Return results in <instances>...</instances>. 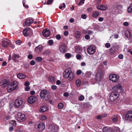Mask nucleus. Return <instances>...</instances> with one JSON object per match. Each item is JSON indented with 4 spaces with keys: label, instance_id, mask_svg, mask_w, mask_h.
<instances>
[{
    "label": "nucleus",
    "instance_id": "obj_1",
    "mask_svg": "<svg viewBox=\"0 0 132 132\" xmlns=\"http://www.w3.org/2000/svg\"><path fill=\"white\" fill-rule=\"evenodd\" d=\"M39 95L42 99L47 101L50 98V93L48 91L44 89L41 91Z\"/></svg>",
    "mask_w": 132,
    "mask_h": 132
},
{
    "label": "nucleus",
    "instance_id": "obj_2",
    "mask_svg": "<svg viewBox=\"0 0 132 132\" xmlns=\"http://www.w3.org/2000/svg\"><path fill=\"white\" fill-rule=\"evenodd\" d=\"M119 46L117 45L116 43L113 44L112 46L109 50L110 54H112L116 53L119 50Z\"/></svg>",
    "mask_w": 132,
    "mask_h": 132
},
{
    "label": "nucleus",
    "instance_id": "obj_3",
    "mask_svg": "<svg viewBox=\"0 0 132 132\" xmlns=\"http://www.w3.org/2000/svg\"><path fill=\"white\" fill-rule=\"evenodd\" d=\"M16 118L17 121L20 122H22L26 119L25 115L21 112H18L16 116Z\"/></svg>",
    "mask_w": 132,
    "mask_h": 132
},
{
    "label": "nucleus",
    "instance_id": "obj_4",
    "mask_svg": "<svg viewBox=\"0 0 132 132\" xmlns=\"http://www.w3.org/2000/svg\"><path fill=\"white\" fill-rule=\"evenodd\" d=\"M35 128L39 131L44 130L45 128V125L42 122H38L35 125Z\"/></svg>",
    "mask_w": 132,
    "mask_h": 132
},
{
    "label": "nucleus",
    "instance_id": "obj_5",
    "mask_svg": "<svg viewBox=\"0 0 132 132\" xmlns=\"http://www.w3.org/2000/svg\"><path fill=\"white\" fill-rule=\"evenodd\" d=\"M119 78V76L115 74H110L109 76V80L113 82H117L118 81Z\"/></svg>",
    "mask_w": 132,
    "mask_h": 132
},
{
    "label": "nucleus",
    "instance_id": "obj_6",
    "mask_svg": "<svg viewBox=\"0 0 132 132\" xmlns=\"http://www.w3.org/2000/svg\"><path fill=\"white\" fill-rule=\"evenodd\" d=\"M32 32V31L31 29L29 28H27L24 29L23 31V34L26 37L31 35Z\"/></svg>",
    "mask_w": 132,
    "mask_h": 132
},
{
    "label": "nucleus",
    "instance_id": "obj_7",
    "mask_svg": "<svg viewBox=\"0 0 132 132\" xmlns=\"http://www.w3.org/2000/svg\"><path fill=\"white\" fill-rule=\"evenodd\" d=\"M114 92L111 93L110 96V99L112 101H114L116 100L118 97V93Z\"/></svg>",
    "mask_w": 132,
    "mask_h": 132
},
{
    "label": "nucleus",
    "instance_id": "obj_8",
    "mask_svg": "<svg viewBox=\"0 0 132 132\" xmlns=\"http://www.w3.org/2000/svg\"><path fill=\"white\" fill-rule=\"evenodd\" d=\"M125 118L128 121H132V111H129L127 113Z\"/></svg>",
    "mask_w": 132,
    "mask_h": 132
},
{
    "label": "nucleus",
    "instance_id": "obj_9",
    "mask_svg": "<svg viewBox=\"0 0 132 132\" xmlns=\"http://www.w3.org/2000/svg\"><path fill=\"white\" fill-rule=\"evenodd\" d=\"M58 129V126L54 125H51L49 128V131L50 132H57Z\"/></svg>",
    "mask_w": 132,
    "mask_h": 132
},
{
    "label": "nucleus",
    "instance_id": "obj_10",
    "mask_svg": "<svg viewBox=\"0 0 132 132\" xmlns=\"http://www.w3.org/2000/svg\"><path fill=\"white\" fill-rule=\"evenodd\" d=\"M87 51L89 54L92 55L95 51V47L93 45H91L87 48Z\"/></svg>",
    "mask_w": 132,
    "mask_h": 132
},
{
    "label": "nucleus",
    "instance_id": "obj_11",
    "mask_svg": "<svg viewBox=\"0 0 132 132\" xmlns=\"http://www.w3.org/2000/svg\"><path fill=\"white\" fill-rule=\"evenodd\" d=\"M71 71V69L70 68L66 69L63 73V77L65 78H68Z\"/></svg>",
    "mask_w": 132,
    "mask_h": 132
},
{
    "label": "nucleus",
    "instance_id": "obj_12",
    "mask_svg": "<svg viewBox=\"0 0 132 132\" xmlns=\"http://www.w3.org/2000/svg\"><path fill=\"white\" fill-rule=\"evenodd\" d=\"M122 9V7L121 5H116V7L113 9V11L115 13H118L121 11Z\"/></svg>",
    "mask_w": 132,
    "mask_h": 132
},
{
    "label": "nucleus",
    "instance_id": "obj_13",
    "mask_svg": "<svg viewBox=\"0 0 132 132\" xmlns=\"http://www.w3.org/2000/svg\"><path fill=\"white\" fill-rule=\"evenodd\" d=\"M10 81L8 79H5L2 80L0 83V85L3 86V87L6 86L9 83Z\"/></svg>",
    "mask_w": 132,
    "mask_h": 132
},
{
    "label": "nucleus",
    "instance_id": "obj_14",
    "mask_svg": "<svg viewBox=\"0 0 132 132\" xmlns=\"http://www.w3.org/2000/svg\"><path fill=\"white\" fill-rule=\"evenodd\" d=\"M36 100V96H31L28 98V102L31 104L34 103Z\"/></svg>",
    "mask_w": 132,
    "mask_h": 132
},
{
    "label": "nucleus",
    "instance_id": "obj_15",
    "mask_svg": "<svg viewBox=\"0 0 132 132\" xmlns=\"http://www.w3.org/2000/svg\"><path fill=\"white\" fill-rule=\"evenodd\" d=\"M42 34L44 37H47L50 36V31L48 29H45L43 31Z\"/></svg>",
    "mask_w": 132,
    "mask_h": 132
},
{
    "label": "nucleus",
    "instance_id": "obj_16",
    "mask_svg": "<svg viewBox=\"0 0 132 132\" xmlns=\"http://www.w3.org/2000/svg\"><path fill=\"white\" fill-rule=\"evenodd\" d=\"M33 22L34 20L32 19H28L26 20L25 22L23 23V25L26 26H29Z\"/></svg>",
    "mask_w": 132,
    "mask_h": 132
},
{
    "label": "nucleus",
    "instance_id": "obj_17",
    "mask_svg": "<svg viewBox=\"0 0 132 132\" xmlns=\"http://www.w3.org/2000/svg\"><path fill=\"white\" fill-rule=\"evenodd\" d=\"M23 101L21 100L17 99L15 101L14 105L16 108H18L22 104Z\"/></svg>",
    "mask_w": 132,
    "mask_h": 132
},
{
    "label": "nucleus",
    "instance_id": "obj_18",
    "mask_svg": "<svg viewBox=\"0 0 132 132\" xmlns=\"http://www.w3.org/2000/svg\"><path fill=\"white\" fill-rule=\"evenodd\" d=\"M122 89V86L120 84H118L114 86L112 88V90L114 92H117L118 89L121 90Z\"/></svg>",
    "mask_w": 132,
    "mask_h": 132
},
{
    "label": "nucleus",
    "instance_id": "obj_19",
    "mask_svg": "<svg viewBox=\"0 0 132 132\" xmlns=\"http://www.w3.org/2000/svg\"><path fill=\"white\" fill-rule=\"evenodd\" d=\"M21 57L18 55L14 54L12 57V59L15 62H18V59L20 58Z\"/></svg>",
    "mask_w": 132,
    "mask_h": 132
},
{
    "label": "nucleus",
    "instance_id": "obj_20",
    "mask_svg": "<svg viewBox=\"0 0 132 132\" xmlns=\"http://www.w3.org/2000/svg\"><path fill=\"white\" fill-rule=\"evenodd\" d=\"M12 82L7 87V91L9 92H10L14 90V89L13 88L12 84Z\"/></svg>",
    "mask_w": 132,
    "mask_h": 132
},
{
    "label": "nucleus",
    "instance_id": "obj_21",
    "mask_svg": "<svg viewBox=\"0 0 132 132\" xmlns=\"http://www.w3.org/2000/svg\"><path fill=\"white\" fill-rule=\"evenodd\" d=\"M103 73L101 70H98L97 73L96 75V77L97 79H100L102 76Z\"/></svg>",
    "mask_w": 132,
    "mask_h": 132
},
{
    "label": "nucleus",
    "instance_id": "obj_22",
    "mask_svg": "<svg viewBox=\"0 0 132 132\" xmlns=\"http://www.w3.org/2000/svg\"><path fill=\"white\" fill-rule=\"evenodd\" d=\"M97 9L103 10H106L107 9V7L106 5H102L97 7Z\"/></svg>",
    "mask_w": 132,
    "mask_h": 132
},
{
    "label": "nucleus",
    "instance_id": "obj_23",
    "mask_svg": "<svg viewBox=\"0 0 132 132\" xmlns=\"http://www.w3.org/2000/svg\"><path fill=\"white\" fill-rule=\"evenodd\" d=\"M12 84L13 86L14 89V90H16L18 88V82L16 81H14L12 82Z\"/></svg>",
    "mask_w": 132,
    "mask_h": 132
},
{
    "label": "nucleus",
    "instance_id": "obj_24",
    "mask_svg": "<svg viewBox=\"0 0 132 132\" xmlns=\"http://www.w3.org/2000/svg\"><path fill=\"white\" fill-rule=\"evenodd\" d=\"M42 46L41 45H39L38 46L36 47L35 51L36 52H41L42 49Z\"/></svg>",
    "mask_w": 132,
    "mask_h": 132
},
{
    "label": "nucleus",
    "instance_id": "obj_25",
    "mask_svg": "<svg viewBox=\"0 0 132 132\" xmlns=\"http://www.w3.org/2000/svg\"><path fill=\"white\" fill-rule=\"evenodd\" d=\"M48 110L47 108L45 106H43L40 108L39 111L40 112H43L46 111Z\"/></svg>",
    "mask_w": 132,
    "mask_h": 132
},
{
    "label": "nucleus",
    "instance_id": "obj_26",
    "mask_svg": "<svg viewBox=\"0 0 132 132\" xmlns=\"http://www.w3.org/2000/svg\"><path fill=\"white\" fill-rule=\"evenodd\" d=\"M60 50L62 53H65L66 52L65 46L64 45L61 46L60 48Z\"/></svg>",
    "mask_w": 132,
    "mask_h": 132
},
{
    "label": "nucleus",
    "instance_id": "obj_27",
    "mask_svg": "<svg viewBox=\"0 0 132 132\" xmlns=\"http://www.w3.org/2000/svg\"><path fill=\"white\" fill-rule=\"evenodd\" d=\"M103 132H112V129L111 128H108L107 127H104L103 129Z\"/></svg>",
    "mask_w": 132,
    "mask_h": 132
},
{
    "label": "nucleus",
    "instance_id": "obj_28",
    "mask_svg": "<svg viewBox=\"0 0 132 132\" xmlns=\"http://www.w3.org/2000/svg\"><path fill=\"white\" fill-rule=\"evenodd\" d=\"M125 34L127 38H129L130 37V34L129 30H127L125 31Z\"/></svg>",
    "mask_w": 132,
    "mask_h": 132
},
{
    "label": "nucleus",
    "instance_id": "obj_29",
    "mask_svg": "<svg viewBox=\"0 0 132 132\" xmlns=\"http://www.w3.org/2000/svg\"><path fill=\"white\" fill-rule=\"evenodd\" d=\"M17 77L19 79H24L26 77L25 75L22 73H19L17 75Z\"/></svg>",
    "mask_w": 132,
    "mask_h": 132
},
{
    "label": "nucleus",
    "instance_id": "obj_30",
    "mask_svg": "<svg viewBox=\"0 0 132 132\" xmlns=\"http://www.w3.org/2000/svg\"><path fill=\"white\" fill-rule=\"evenodd\" d=\"M69 74V77H68L69 79V80H71L73 78L75 74L72 72L71 71Z\"/></svg>",
    "mask_w": 132,
    "mask_h": 132
},
{
    "label": "nucleus",
    "instance_id": "obj_31",
    "mask_svg": "<svg viewBox=\"0 0 132 132\" xmlns=\"http://www.w3.org/2000/svg\"><path fill=\"white\" fill-rule=\"evenodd\" d=\"M9 44V43L6 41H4L3 42L2 44V46L4 48H6L8 45Z\"/></svg>",
    "mask_w": 132,
    "mask_h": 132
},
{
    "label": "nucleus",
    "instance_id": "obj_32",
    "mask_svg": "<svg viewBox=\"0 0 132 132\" xmlns=\"http://www.w3.org/2000/svg\"><path fill=\"white\" fill-rule=\"evenodd\" d=\"M82 49L80 47L77 48L75 50V52L76 53H80L81 52Z\"/></svg>",
    "mask_w": 132,
    "mask_h": 132
},
{
    "label": "nucleus",
    "instance_id": "obj_33",
    "mask_svg": "<svg viewBox=\"0 0 132 132\" xmlns=\"http://www.w3.org/2000/svg\"><path fill=\"white\" fill-rule=\"evenodd\" d=\"M39 119L42 120H44L47 119L46 117L44 115H41L39 116Z\"/></svg>",
    "mask_w": 132,
    "mask_h": 132
},
{
    "label": "nucleus",
    "instance_id": "obj_34",
    "mask_svg": "<svg viewBox=\"0 0 132 132\" xmlns=\"http://www.w3.org/2000/svg\"><path fill=\"white\" fill-rule=\"evenodd\" d=\"M128 12L130 13L132 12V3H131L128 8Z\"/></svg>",
    "mask_w": 132,
    "mask_h": 132
},
{
    "label": "nucleus",
    "instance_id": "obj_35",
    "mask_svg": "<svg viewBox=\"0 0 132 132\" xmlns=\"http://www.w3.org/2000/svg\"><path fill=\"white\" fill-rule=\"evenodd\" d=\"M117 116L115 115L112 118V119L113 122H116L117 121Z\"/></svg>",
    "mask_w": 132,
    "mask_h": 132
},
{
    "label": "nucleus",
    "instance_id": "obj_36",
    "mask_svg": "<svg viewBox=\"0 0 132 132\" xmlns=\"http://www.w3.org/2000/svg\"><path fill=\"white\" fill-rule=\"evenodd\" d=\"M49 79L50 81L51 82H53L55 80V78L53 76L50 77Z\"/></svg>",
    "mask_w": 132,
    "mask_h": 132
},
{
    "label": "nucleus",
    "instance_id": "obj_37",
    "mask_svg": "<svg viewBox=\"0 0 132 132\" xmlns=\"http://www.w3.org/2000/svg\"><path fill=\"white\" fill-rule=\"evenodd\" d=\"M99 15V13L98 12L96 11L94 12L92 16L96 18Z\"/></svg>",
    "mask_w": 132,
    "mask_h": 132
},
{
    "label": "nucleus",
    "instance_id": "obj_38",
    "mask_svg": "<svg viewBox=\"0 0 132 132\" xmlns=\"http://www.w3.org/2000/svg\"><path fill=\"white\" fill-rule=\"evenodd\" d=\"M76 84L77 86H79L81 84V82L80 80L78 79L76 80Z\"/></svg>",
    "mask_w": 132,
    "mask_h": 132
},
{
    "label": "nucleus",
    "instance_id": "obj_39",
    "mask_svg": "<svg viewBox=\"0 0 132 132\" xmlns=\"http://www.w3.org/2000/svg\"><path fill=\"white\" fill-rule=\"evenodd\" d=\"M80 33L79 31H76V37L77 38H79L80 37Z\"/></svg>",
    "mask_w": 132,
    "mask_h": 132
},
{
    "label": "nucleus",
    "instance_id": "obj_40",
    "mask_svg": "<svg viewBox=\"0 0 132 132\" xmlns=\"http://www.w3.org/2000/svg\"><path fill=\"white\" fill-rule=\"evenodd\" d=\"M58 107L60 109H62L63 107V104L61 103H59L58 104Z\"/></svg>",
    "mask_w": 132,
    "mask_h": 132
},
{
    "label": "nucleus",
    "instance_id": "obj_41",
    "mask_svg": "<svg viewBox=\"0 0 132 132\" xmlns=\"http://www.w3.org/2000/svg\"><path fill=\"white\" fill-rule=\"evenodd\" d=\"M65 56L67 59L70 58L71 57V55L69 53H67L65 54Z\"/></svg>",
    "mask_w": 132,
    "mask_h": 132
},
{
    "label": "nucleus",
    "instance_id": "obj_42",
    "mask_svg": "<svg viewBox=\"0 0 132 132\" xmlns=\"http://www.w3.org/2000/svg\"><path fill=\"white\" fill-rule=\"evenodd\" d=\"M12 122L11 123L14 126H15L16 125V122L15 121L12 120L11 121Z\"/></svg>",
    "mask_w": 132,
    "mask_h": 132
},
{
    "label": "nucleus",
    "instance_id": "obj_43",
    "mask_svg": "<svg viewBox=\"0 0 132 132\" xmlns=\"http://www.w3.org/2000/svg\"><path fill=\"white\" fill-rule=\"evenodd\" d=\"M53 1V0H48L47 2V5L51 4Z\"/></svg>",
    "mask_w": 132,
    "mask_h": 132
},
{
    "label": "nucleus",
    "instance_id": "obj_44",
    "mask_svg": "<svg viewBox=\"0 0 132 132\" xmlns=\"http://www.w3.org/2000/svg\"><path fill=\"white\" fill-rule=\"evenodd\" d=\"M105 46L107 48H109L110 47V44L109 43H106L105 44Z\"/></svg>",
    "mask_w": 132,
    "mask_h": 132
},
{
    "label": "nucleus",
    "instance_id": "obj_45",
    "mask_svg": "<svg viewBox=\"0 0 132 132\" xmlns=\"http://www.w3.org/2000/svg\"><path fill=\"white\" fill-rule=\"evenodd\" d=\"M50 54L49 51L48 50H45L43 52V54L44 55H48Z\"/></svg>",
    "mask_w": 132,
    "mask_h": 132
},
{
    "label": "nucleus",
    "instance_id": "obj_46",
    "mask_svg": "<svg viewBox=\"0 0 132 132\" xmlns=\"http://www.w3.org/2000/svg\"><path fill=\"white\" fill-rule=\"evenodd\" d=\"M84 96L82 95H81L79 97V99L80 101H82L84 100Z\"/></svg>",
    "mask_w": 132,
    "mask_h": 132
},
{
    "label": "nucleus",
    "instance_id": "obj_47",
    "mask_svg": "<svg viewBox=\"0 0 132 132\" xmlns=\"http://www.w3.org/2000/svg\"><path fill=\"white\" fill-rule=\"evenodd\" d=\"M42 60V58L40 57H37L36 58V60L38 62L41 61Z\"/></svg>",
    "mask_w": 132,
    "mask_h": 132
},
{
    "label": "nucleus",
    "instance_id": "obj_48",
    "mask_svg": "<svg viewBox=\"0 0 132 132\" xmlns=\"http://www.w3.org/2000/svg\"><path fill=\"white\" fill-rule=\"evenodd\" d=\"M114 132H120V129L118 128H115Z\"/></svg>",
    "mask_w": 132,
    "mask_h": 132
},
{
    "label": "nucleus",
    "instance_id": "obj_49",
    "mask_svg": "<svg viewBox=\"0 0 132 132\" xmlns=\"http://www.w3.org/2000/svg\"><path fill=\"white\" fill-rule=\"evenodd\" d=\"M53 43V41L52 40H50L48 41V44L50 45H52Z\"/></svg>",
    "mask_w": 132,
    "mask_h": 132
},
{
    "label": "nucleus",
    "instance_id": "obj_50",
    "mask_svg": "<svg viewBox=\"0 0 132 132\" xmlns=\"http://www.w3.org/2000/svg\"><path fill=\"white\" fill-rule=\"evenodd\" d=\"M86 74L87 75V76L88 77H90L91 75V73L90 72H87L86 73Z\"/></svg>",
    "mask_w": 132,
    "mask_h": 132
},
{
    "label": "nucleus",
    "instance_id": "obj_51",
    "mask_svg": "<svg viewBox=\"0 0 132 132\" xmlns=\"http://www.w3.org/2000/svg\"><path fill=\"white\" fill-rule=\"evenodd\" d=\"M118 57L120 59H122L123 58V56L122 54H120L118 55Z\"/></svg>",
    "mask_w": 132,
    "mask_h": 132
},
{
    "label": "nucleus",
    "instance_id": "obj_52",
    "mask_svg": "<svg viewBox=\"0 0 132 132\" xmlns=\"http://www.w3.org/2000/svg\"><path fill=\"white\" fill-rule=\"evenodd\" d=\"M15 43L16 44L20 45L21 43V41L20 40H18L15 42Z\"/></svg>",
    "mask_w": 132,
    "mask_h": 132
},
{
    "label": "nucleus",
    "instance_id": "obj_53",
    "mask_svg": "<svg viewBox=\"0 0 132 132\" xmlns=\"http://www.w3.org/2000/svg\"><path fill=\"white\" fill-rule=\"evenodd\" d=\"M56 38L58 40H60L61 38V37L60 34H58L56 36Z\"/></svg>",
    "mask_w": 132,
    "mask_h": 132
},
{
    "label": "nucleus",
    "instance_id": "obj_54",
    "mask_svg": "<svg viewBox=\"0 0 132 132\" xmlns=\"http://www.w3.org/2000/svg\"><path fill=\"white\" fill-rule=\"evenodd\" d=\"M76 57L77 59L79 60L81 58V56L79 54H78L76 55Z\"/></svg>",
    "mask_w": 132,
    "mask_h": 132
},
{
    "label": "nucleus",
    "instance_id": "obj_55",
    "mask_svg": "<svg viewBox=\"0 0 132 132\" xmlns=\"http://www.w3.org/2000/svg\"><path fill=\"white\" fill-rule=\"evenodd\" d=\"M28 58L30 59H31L33 58V56L32 54H29L28 56Z\"/></svg>",
    "mask_w": 132,
    "mask_h": 132
},
{
    "label": "nucleus",
    "instance_id": "obj_56",
    "mask_svg": "<svg viewBox=\"0 0 132 132\" xmlns=\"http://www.w3.org/2000/svg\"><path fill=\"white\" fill-rule=\"evenodd\" d=\"M30 84L29 82V81H27L24 83V85L26 86H28Z\"/></svg>",
    "mask_w": 132,
    "mask_h": 132
},
{
    "label": "nucleus",
    "instance_id": "obj_57",
    "mask_svg": "<svg viewBox=\"0 0 132 132\" xmlns=\"http://www.w3.org/2000/svg\"><path fill=\"white\" fill-rule=\"evenodd\" d=\"M30 63L31 65H34L35 63V61L33 60H32L30 62Z\"/></svg>",
    "mask_w": 132,
    "mask_h": 132
},
{
    "label": "nucleus",
    "instance_id": "obj_58",
    "mask_svg": "<svg viewBox=\"0 0 132 132\" xmlns=\"http://www.w3.org/2000/svg\"><path fill=\"white\" fill-rule=\"evenodd\" d=\"M84 0H81L80 2L79 3L78 5H81V4H83L84 3Z\"/></svg>",
    "mask_w": 132,
    "mask_h": 132
},
{
    "label": "nucleus",
    "instance_id": "obj_59",
    "mask_svg": "<svg viewBox=\"0 0 132 132\" xmlns=\"http://www.w3.org/2000/svg\"><path fill=\"white\" fill-rule=\"evenodd\" d=\"M56 87H57L56 86L54 85H52L51 86L52 89L53 90H55L56 89Z\"/></svg>",
    "mask_w": 132,
    "mask_h": 132
},
{
    "label": "nucleus",
    "instance_id": "obj_60",
    "mask_svg": "<svg viewBox=\"0 0 132 132\" xmlns=\"http://www.w3.org/2000/svg\"><path fill=\"white\" fill-rule=\"evenodd\" d=\"M104 20V18L102 17H100L98 19V20L100 21H102Z\"/></svg>",
    "mask_w": 132,
    "mask_h": 132
},
{
    "label": "nucleus",
    "instance_id": "obj_61",
    "mask_svg": "<svg viewBox=\"0 0 132 132\" xmlns=\"http://www.w3.org/2000/svg\"><path fill=\"white\" fill-rule=\"evenodd\" d=\"M81 18L83 19H86V15L85 14H83L81 15Z\"/></svg>",
    "mask_w": 132,
    "mask_h": 132
},
{
    "label": "nucleus",
    "instance_id": "obj_62",
    "mask_svg": "<svg viewBox=\"0 0 132 132\" xmlns=\"http://www.w3.org/2000/svg\"><path fill=\"white\" fill-rule=\"evenodd\" d=\"M102 116L101 115H98L96 117V118L97 119H102Z\"/></svg>",
    "mask_w": 132,
    "mask_h": 132
},
{
    "label": "nucleus",
    "instance_id": "obj_63",
    "mask_svg": "<svg viewBox=\"0 0 132 132\" xmlns=\"http://www.w3.org/2000/svg\"><path fill=\"white\" fill-rule=\"evenodd\" d=\"M81 73V71L80 70H78L77 72V75H79Z\"/></svg>",
    "mask_w": 132,
    "mask_h": 132
},
{
    "label": "nucleus",
    "instance_id": "obj_64",
    "mask_svg": "<svg viewBox=\"0 0 132 132\" xmlns=\"http://www.w3.org/2000/svg\"><path fill=\"white\" fill-rule=\"evenodd\" d=\"M85 38L86 39H88L90 38V36L88 35H86L85 36Z\"/></svg>",
    "mask_w": 132,
    "mask_h": 132
}]
</instances>
